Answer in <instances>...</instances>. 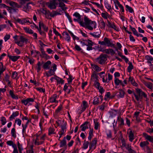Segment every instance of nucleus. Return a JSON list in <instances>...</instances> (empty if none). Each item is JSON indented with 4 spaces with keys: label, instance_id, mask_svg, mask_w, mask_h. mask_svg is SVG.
Wrapping results in <instances>:
<instances>
[{
    "label": "nucleus",
    "instance_id": "33",
    "mask_svg": "<svg viewBox=\"0 0 153 153\" xmlns=\"http://www.w3.org/2000/svg\"><path fill=\"white\" fill-rule=\"evenodd\" d=\"M149 144V142L146 141L141 142L140 143V145L141 147L143 148Z\"/></svg>",
    "mask_w": 153,
    "mask_h": 153
},
{
    "label": "nucleus",
    "instance_id": "5",
    "mask_svg": "<svg viewBox=\"0 0 153 153\" xmlns=\"http://www.w3.org/2000/svg\"><path fill=\"white\" fill-rule=\"evenodd\" d=\"M46 4L48 7L51 9H56V6L57 5L52 0L50 1V2L47 3Z\"/></svg>",
    "mask_w": 153,
    "mask_h": 153
},
{
    "label": "nucleus",
    "instance_id": "55",
    "mask_svg": "<svg viewBox=\"0 0 153 153\" xmlns=\"http://www.w3.org/2000/svg\"><path fill=\"white\" fill-rule=\"evenodd\" d=\"M94 85L95 87L97 88V89L100 87V83L96 81H95L94 82Z\"/></svg>",
    "mask_w": 153,
    "mask_h": 153
},
{
    "label": "nucleus",
    "instance_id": "38",
    "mask_svg": "<svg viewBox=\"0 0 153 153\" xmlns=\"http://www.w3.org/2000/svg\"><path fill=\"white\" fill-rule=\"evenodd\" d=\"M24 29L27 33L30 34H32L33 33V31L32 30L29 29L27 27H24Z\"/></svg>",
    "mask_w": 153,
    "mask_h": 153
},
{
    "label": "nucleus",
    "instance_id": "22",
    "mask_svg": "<svg viewBox=\"0 0 153 153\" xmlns=\"http://www.w3.org/2000/svg\"><path fill=\"white\" fill-rule=\"evenodd\" d=\"M107 21L108 25H109L110 27L114 29L115 30L117 31L118 30V29L114 23L111 24L109 21L108 20Z\"/></svg>",
    "mask_w": 153,
    "mask_h": 153
},
{
    "label": "nucleus",
    "instance_id": "28",
    "mask_svg": "<svg viewBox=\"0 0 153 153\" xmlns=\"http://www.w3.org/2000/svg\"><path fill=\"white\" fill-rule=\"evenodd\" d=\"M67 143L65 140V137H64V139L62 140L60 142V147H62L66 146Z\"/></svg>",
    "mask_w": 153,
    "mask_h": 153
},
{
    "label": "nucleus",
    "instance_id": "29",
    "mask_svg": "<svg viewBox=\"0 0 153 153\" xmlns=\"http://www.w3.org/2000/svg\"><path fill=\"white\" fill-rule=\"evenodd\" d=\"M19 114V113L18 112L16 111L13 112L10 117V120H12L13 119H14L15 117L17 116Z\"/></svg>",
    "mask_w": 153,
    "mask_h": 153
},
{
    "label": "nucleus",
    "instance_id": "3",
    "mask_svg": "<svg viewBox=\"0 0 153 153\" xmlns=\"http://www.w3.org/2000/svg\"><path fill=\"white\" fill-rule=\"evenodd\" d=\"M16 21L22 25L24 24L27 23H28L29 24L31 23V22L29 21L28 18L18 19H16Z\"/></svg>",
    "mask_w": 153,
    "mask_h": 153
},
{
    "label": "nucleus",
    "instance_id": "19",
    "mask_svg": "<svg viewBox=\"0 0 153 153\" xmlns=\"http://www.w3.org/2000/svg\"><path fill=\"white\" fill-rule=\"evenodd\" d=\"M92 68L96 71L99 72L101 71V69L98 65L95 64H91V65Z\"/></svg>",
    "mask_w": 153,
    "mask_h": 153
},
{
    "label": "nucleus",
    "instance_id": "61",
    "mask_svg": "<svg viewBox=\"0 0 153 153\" xmlns=\"http://www.w3.org/2000/svg\"><path fill=\"white\" fill-rule=\"evenodd\" d=\"M10 35L9 34H7L4 37V40L5 42L8 40L10 37Z\"/></svg>",
    "mask_w": 153,
    "mask_h": 153
},
{
    "label": "nucleus",
    "instance_id": "37",
    "mask_svg": "<svg viewBox=\"0 0 153 153\" xmlns=\"http://www.w3.org/2000/svg\"><path fill=\"white\" fill-rule=\"evenodd\" d=\"M93 103L94 105L98 104L99 103V98L97 97H94Z\"/></svg>",
    "mask_w": 153,
    "mask_h": 153
},
{
    "label": "nucleus",
    "instance_id": "41",
    "mask_svg": "<svg viewBox=\"0 0 153 153\" xmlns=\"http://www.w3.org/2000/svg\"><path fill=\"white\" fill-rule=\"evenodd\" d=\"M11 134L12 136L14 137L15 138L16 137L15 129L14 128H12L11 131Z\"/></svg>",
    "mask_w": 153,
    "mask_h": 153
},
{
    "label": "nucleus",
    "instance_id": "7",
    "mask_svg": "<svg viewBox=\"0 0 153 153\" xmlns=\"http://www.w3.org/2000/svg\"><path fill=\"white\" fill-rule=\"evenodd\" d=\"M117 120L118 122V124L119 127H122L124 125V120L123 118L118 116L117 117Z\"/></svg>",
    "mask_w": 153,
    "mask_h": 153
},
{
    "label": "nucleus",
    "instance_id": "64",
    "mask_svg": "<svg viewBox=\"0 0 153 153\" xmlns=\"http://www.w3.org/2000/svg\"><path fill=\"white\" fill-rule=\"evenodd\" d=\"M10 76L8 75L7 74H6L4 77V79L6 81H10Z\"/></svg>",
    "mask_w": 153,
    "mask_h": 153
},
{
    "label": "nucleus",
    "instance_id": "32",
    "mask_svg": "<svg viewBox=\"0 0 153 153\" xmlns=\"http://www.w3.org/2000/svg\"><path fill=\"white\" fill-rule=\"evenodd\" d=\"M32 3H28L24 6V9L26 10V11L31 8V7L32 5Z\"/></svg>",
    "mask_w": 153,
    "mask_h": 153
},
{
    "label": "nucleus",
    "instance_id": "20",
    "mask_svg": "<svg viewBox=\"0 0 153 153\" xmlns=\"http://www.w3.org/2000/svg\"><path fill=\"white\" fill-rule=\"evenodd\" d=\"M55 79L57 81L58 84H63L64 83V80L57 76H55Z\"/></svg>",
    "mask_w": 153,
    "mask_h": 153
},
{
    "label": "nucleus",
    "instance_id": "16",
    "mask_svg": "<svg viewBox=\"0 0 153 153\" xmlns=\"http://www.w3.org/2000/svg\"><path fill=\"white\" fill-rule=\"evenodd\" d=\"M8 56L9 59H11L13 61L15 62L20 57V56H11L9 54L8 55Z\"/></svg>",
    "mask_w": 153,
    "mask_h": 153
},
{
    "label": "nucleus",
    "instance_id": "47",
    "mask_svg": "<svg viewBox=\"0 0 153 153\" xmlns=\"http://www.w3.org/2000/svg\"><path fill=\"white\" fill-rule=\"evenodd\" d=\"M106 134L108 139L110 138L111 137L112 135L111 132L110 130H108L106 132Z\"/></svg>",
    "mask_w": 153,
    "mask_h": 153
},
{
    "label": "nucleus",
    "instance_id": "13",
    "mask_svg": "<svg viewBox=\"0 0 153 153\" xmlns=\"http://www.w3.org/2000/svg\"><path fill=\"white\" fill-rule=\"evenodd\" d=\"M61 130L59 132V133H60V134L63 135L66 131V124L65 123H64V125L61 126Z\"/></svg>",
    "mask_w": 153,
    "mask_h": 153
},
{
    "label": "nucleus",
    "instance_id": "25",
    "mask_svg": "<svg viewBox=\"0 0 153 153\" xmlns=\"http://www.w3.org/2000/svg\"><path fill=\"white\" fill-rule=\"evenodd\" d=\"M124 146L130 153H132L134 151L131 149V146L130 144H125Z\"/></svg>",
    "mask_w": 153,
    "mask_h": 153
},
{
    "label": "nucleus",
    "instance_id": "53",
    "mask_svg": "<svg viewBox=\"0 0 153 153\" xmlns=\"http://www.w3.org/2000/svg\"><path fill=\"white\" fill-rule=\"evenodd\" d=\"M8 6H7L5 4H0V8H5L7 10L9 8Z\"/></svg>",
    "mask_w": 153,
    "mask_h": 153
},
{
    "label": "nucleus",
    "instance_id": "10",
    "mask_svg": "<svg viewBox=\"0 0 153 153\" xmlns=\"http://www.w3.org/2000/svg\"><path fill=\"white\" fill-rule=\"evenodd\" d=\"M89 124V122H85L84 123L80 126V128H81V130L84 131L87 128H88V124Z\"/></svg>",
    "mask_w": 153,
    "mask_h": 153
},
{
    "label": "nucleus",
    "instance_id": "11",
    "mask_svg": "<svg viewBox=\"0 0 153 153\" xmlns=\"http://www.w3.org/2000/svg\"><path fill=\"white\" fill-rule=\"evenodd\" d=\"M104 40L105 42L106 45H107L108 47L111 46V47L114 46V45L111 42L110 40L108 38L105 37L104 39Z\"/></svg>",
    "mask_w": 153,
    "mask_h": 153
},
{
    "label": "nucleus",
    "instance_id": "17",
    "mask_svg": "<svg viewBox=\"0 0 153 153\" xmlns=\"http://www.w3.org/2000/svg\"><path fill=\"white\" fill-rule=\"evenodd\" d=\"M19 41L22 42L24 44L25 43V44L27 43L28 40L27 39L25 38L23 36H19Z\"/></svg>",
    "mask_w": 153,
    "mask_h": 153
},
{
    "label": "nucleus",
    "instance_id": "9",
    "mask_svg": "<svg viewBox=\"0 0 153 153\" xmlns=\"http://www.w3.org/2000/svg\"><path fill=\"white\" fill-rule=\"evenodd\" d=\"M9 4L10 6L12 7H11L12 8H16L18 9L21 7L20 5L18 4L17 3L14 1H11L10 2Z\"/></svg>",
    "mask_w": 153,
    "mask_h": 153
},
{
    "label": "nucleus",
    "instance_id": "34",
    "mask_svg": "<svg viewBox=\"0 0 153 153\" xmlns=\"http://www.w3.org/2000/svg\"><path fill=\"white\" fill-rule=\"evenodd\" d=\"M129 66L127 68L128 71L130 73L131 72L133 68V66L131 62H129L128 63Z\"/></svg>",
    "mask_w": 153,
    "mask_h": 153
},
{
    "label": "nucleus",
    "instance_id": "56",
    "mask_svg": "<svg viewBox=\"0 0 153 153\" xmlns=\"http://www.w3.org/2000/svg\"><path fill=\"white\" fill-rule=\"evenodd\" d=\"M15 43L17 44L20 47H22L24 45V43L19 41L15 42Z\"/></svg>",
    "mask_w": 153,
    "mask_h": 153
},
{
    "label": "nucleus",
    "instance_id": "8",
    "mask_svg": "<svg viewBox=\"0 0 153 153\" xmlns=\"http://www.w3.org/2000/svg\"><path fill=\"white\" fill-rule=\"evenodd\" d=\"M143 135L146 140L152 143H153V137H152L148 135L146 133H143Z\"/></svg>",
    "mask_w": 153,
    "mask_h": 153
},
{
    "label": "nucleus",
    "instance_id": "60",
    "mask_svg": "<svg viewBox=\"0 0 153 153\" xmlns=\"http://www.w3.org/2000/svg\"><path fill=\"white\" fill-rule=\"evenodd\" d=\"M88 44L86 45L87 46H92L93 45V43L91 40L90 39H88L87 41Z\"/></svg>",
    "mask_w": 153,
    "mask_h": 153
},
{
    "label": "nucleus",
    "instance_id": "35",
    "mask_svg": "<svg viewBox=\"0 0 153 153\" xmlns=\"http://www.w3.org/2000/svg\"><path fill=\"white\" fill-rule=\"evenodd\" d=\"M129 141L131 142H132L134 139V137L133 133L131 131H130L129 132Z\"/></svg>",
    "mask_w": 153,
    "mask_h": 153
},
{
    "label": "nucleus",
    "instance_id": "31",
    "mask_svg": "<svg viewBox=\"0 0 153 153\" xmlns=\"http://www.w3.org/2000/svg\"><path fill=\"white\" fill-rule=\"evenodd\" d=\"M89 34L94 37L96 38H99L100 36V33H99V32H94L93 33H90Z\"/></svg>",
    "mask_w": 153,
    "mask_h": 153
},
{
    "label": "nucleus",
    "instance_id": "14",
    "mask_svg": "<svg viewBox=\"0 0 153 153\" xmlns=\"http://www.w3.org/2000/svg\"><path fill=\"white\" fill-rule=\"evenodd\" d=\"M7 10L9 12L11 13H17L18 11V9L16 8H12V7H9Z\"/></svg>",
    "mask_w": 153,
    "mask_h": 153
},
{
    "label": "nucleus",
    "instance_id": "46",
    "mask_svg": "<svg viewBox=\"0 0 153 153\" xmlns=\"http://www.w3.org/2000/svg\"><path fill=\"white\" fill-rule=\"evenodd\" d=\"M89 142L88 141L85 142L83 144V148L84 149H86L88 147Z\"/></svg>",
    "mask_w": 153,
    "mask_h": 153
},
{
    "label": "nucleus",
    "instance_id": "48",
    "mask_svg": "<svg viewBox=\"0 0 153 153\" xmlns=\"http://www.w3.org/2000/svg\"><path fill=\"white\" fill-rule=\"evenodd\" d=\"M64 33H65L66 35V37L65 39L68 42L70 41L71 38L68 34V33L66 32H64Z\"/></svg>",
    "mask_w": 153,
    "mask_h": 153
},
{
    "label": "nucleus",
    "instance_id": "39",
    "mask_svg": "<svg viewBox=\"0 0 153 153\" xmlns=\"http://www.w3.org/2000/svg\"><path fill=\"white\" fill-rule=\"evenodd\" d=\"M41 64L40 62H39L37 64V66L36 67L37 71V72H39L41 69Z\"/></svg>",
    "mask_w": 153,
    "mask_h": 153
},
{
    "label": "nucleus",
    "instance_id": "24",
    "mask_svg": "<svg viewBox=\"0 0 153 153\" xmlns=\"http://www.w3.org/2000/svg\"><path fill=\"white\" fill-rule=\"evenodd\" d=\"M57 97V95L56 94H55L53 95V96L52 97H51L50 98V102H51L53 103V102H58L56 101V99Z\"/></svg>",
    "mask_w": 153,
    "mask_h": 153
},
{
    "label": "nucleus",
    "instance_id": "26",
    "mask_svg": "<svg viewBox=\"0 0 153 153\" xmlns=\"http://www.w3.org/2000/svg\"><path fill=\"white\" fill-rule=\"evenodd\" d=\"M125 93L124 91L122 89L119 90V94H117V96L118 98H123L124 97Z\"/></svg>",
    "mask_w": 153,
    "mask_h": 153
},
{
    "label": "nucleus",
    "instance_id": "12",
    "mask_svg": "<svg viewBox=\"0 0 153 153\" xmlns=\"http://www.w3.org/2000/svg\"><path fill=\"white\" fill-rule=\"evenodd\" d=\"M34 101V100L32 98H28L25 100H23L22 101V102L25 105H26L28 103H29V102H33Z\"/></svg>",
    "mask_w": 153,
    "mask_h": 153
},
{
    "label": "nucleus",
    "instance_id": "45",
    "mask_svg": "<svg viewBox=\"0 0 153 153\" xmlns=\"http://www.w3.org/2000/svg\"><path fill=\"white\" fill-rule=\"evenodd\" d=\"M108 13H102L101 14L102 16L104 18L107 19L108 18Z\"/></svg>",
    "mask_w": 153,
    "mask_h": 153
},
{
    "label": "nucleus",
    "instance_id": "27",
    "mask_svg": "<svg viewBox=\"0 0 153 153\" xmlns=\"http://www.w3.org/2000/svg\"><path fill=\"white\" fill-rule=\"evenodd\" d=\"M59 15H61V14L55 11H53L52 12L49 13L50 16L52 17H54L55 16Z\"/></svg>",
    "mask_w": 153,
    "mask_h": 153
},
{
    "label": "nucleus",
    "instance_id": "15",
    "mask_svg": "<svg viewBox=\"0 0 153 153\" xmlns=\"http://www.w3.org/2000/svg\"><path fill=\"white\" fill-rule=\"evenodd\" d=\"M51 64V62L50 60L48 61L45 63L43 65V68L44 69H48L50 68L49 65Z\"/></svg>",
    "mask_w": 153,
    "mask_h": 153
},
{
    "label": "nucleus",
    "instance_id": "49",
    "mask_svg": "<svg viewBox=\"0 0 153 153\" xmlns=\"http://www.w3.org/2000/svg\"><path fill=\"white\" fill-rule=\"evenodd\" d=\"M114 83L116 85H118L120 83H122V82L118 79L115 78L114 80Z\"/></svg>",
    "mask_w": 153,
    "mask_h": 153
},
{
    "label": "nucleus",
    "instance_id": "18",
    "mask_svg": "<svg viewBox=\"0 0 153 153\" xmlns=\"http://www.w3.org/2000/svg\"><path fill=\"white\" fill-rule=\"evenodd\" d=\"M128 80L133 86L136 87H137L138 86V85L135 82L133 77H130L128 79Z\"/></svg>",
    "mask_w": 153,
    "mask_h": 153
},
{
    "label": "nucleus",
    "instance_id": "6",
    "mask_svg": "<svg viewBox=\"0 0 153 153\" xmlns=\"http://www.w3.org/2000/svg\"><path fill=\"white\" fill-rule=\"evenodd\" d=\"M97 142V139L95 138L94 139L90 145V150L92 149L93 150L95 149Z\"/></svg>",
    "mask_w": 153,
    "mask_h": 153
},
{
    "label": "nucleus",
    "instance_id": "40",
    "mask_svg": "<svg viewBox=\"0 0 153 153\" xmlns=\"http://www.w3.org/2000/svg\"><path fill=\"white\" fill-rule=\"evenodd\" d=\"M104 4L105 7L108 10H110L111 9V6L109 5L107 2L105 1L104 2Z\"/></svg>",
    "mask_w": 153,
    "mask_h": 153
},
{
    "label": "nucleus",
    "instance_id": "51",
    "mask_svg": "<svg viewBox=\"0 0 153 153\" xmlns=\"http://www.w3.org/2000/svg\"><path fill=\"white\" fill-rule=\"evenodd\" d=\"M65 15L68 18L69 22L71 23L72 22V20L71 19V16H70L69 14L66 12L65 13Z\"/></svg>",
    "mask_w": 153,
    "mask_h": 153
},
{
    "label": "nucleus",
    "instance_id": "36",
    "mask_svg": "<svg viewBox=\"0 0 153 153\" xmlns=\"http://www.w3.org/2000/svg\"><path fill=\"white\" fill-rule=\"evenodd\" d=\"M6 67H4L3 64L2 62H0V72L2 73L5 70Z\"/></svg>",
    "mask_w": 153,
    "mask_h": 153
},
{
    "label": "nucleus",
    "instance_id": "63",
    "mask_svg": "<svg viewBox=\"0 0 153 153\" xmlns=\"http://www.w3.org/2000/svg\"><path fill=\"white\" fill-rule=\"evenodd\" d=\"M17 75V73L15 71L13 73L12 77L13 79H15L16 78Z\"/></svg>",
    "mask_w": 153,
    "mask_h": 153
},
{
    "label": "nucleus",
    "instance_id": "43",
    "mask_svg": "<svg viewBox=\"0 0 153 153\" xmlns=\"http://www.w3.org/2000/svg\"><path fill=\"white\" fill-rule=\"evenodd\" d=\"M145 58L148 61H152L153 60V58L151 56L146 55L145 56Z\"/></svg>",
    "mask_w": 153,
    "mask_h": 153
},
{
    "label": "nucleus",
    "instance_id": "1",
    "mask_svg": "<svg viewBox=\"0 0 153 153\" xmlns=\"http://www.w3.org/2000/svg\"><path fill=\"white\" fill-rule=\"evenodd\" d=\"M84 21L85 22L83 21H79V23L82 27H85L88 29L90 30H93V28H96V22L89 19L86 16H85L84 17Z\"/></svg>",
    "mask_w": 153,
    "mask_h": 153
},
{
    "label": "nucleus",
    "instance_id": "50",
    "mask_svg": "<svg viewBox=\"0 0 153 153\" xmlns=\"http://www.w3.org/2000/svg\"><path fill=\"white\" fill-rule=\"evenodd\" d=\"M94 129L96 130H97L99 127V123L97 122H96L94 120Z\"/></svg>",
    "mask_w": 153,
    "mask_h": 153
},
{
    "label": "nucleus",
    "instance_id": "2",
    "mask_svg": "<svg viewBox=\"0 0 153 153\" xmlns=\"http://www.w3.org/2000/svg\"><path fill=\"white\" fill-rule=\"evenodd\" d=\"M107 60L106 55L103 54H101L99 57L95 59L97 62L101 65L104 64Z\"/></svg>",
    "mask_w": 153,
    "mask_h": 153
},
{
    "label": "nucleus",
    "instance_id": "58",
    "mask_svg": "<svg viewBox=\"0 0 153 153\" xmlns=\"http://www.w3.org/2000/svg\"><path fill=\"white\" fill-rule=\"evenodd\" d=\"M54 129L52 128L51 127H50L49 128V135H50L51 134H53L54 133Z\"/></svg>",
    "mask_w": 153,
    "mask_h": 153
},
{
    "label": "nucleus",
    "instance_id": "52",
    "mask_svg": "<svg viewBox=\"0 0 153 153\" xmlns=\"http://www.w3.org/2000/svg\"><path fill=\"white\" fill-rule=\"evenodd\" d=\"M22 133L23 134L25 133L26 131V129L27 127V126L26 125H24L23 124H22Z\"/></svg>",
    "mask_w": 153,
    "mask_h": 153
},
{
    "label": "nucleus",
    "instance_id": "21",
    "mask_svg": "<svg viewBox=\"0 0 153 153\" xmlns=\"http://www.w3.org/2000/svg\"><path fill=\"white\" fill-rule=\"evenodd\" d=\"M59 7L62 9V10L65 11L67 9V8L65 7V4L61 2H60L59 5Z\"/></svg>",
    "mask_w": 153,
    "mask_h": 153
},
{
    "label": "nucleus",
    "instance_id": "57",
    "mask_svg": "<svg viewBox=\"0 0 153 153\" xmlns=\"http://www.w3.org/2000/svg\"><path fill=\"white\" fill-rule=\"evenodd\" d=\"M15 122L20 126L21 124L22 121L19 119H18L15 120Z\"/></svg>",
    "mask_w": 153,
    "mask_h": 153
},
{
    "label": "nucleus",
    "instance_id": "42",
    "mask_svg": "<svg viewBox=\"0 0 153 153\" xmlns=\"http://www.w3.org/2000/svg\"><path fill=\"white\" fill-rule=\"evenodd\" d=\"M126 7L127 8V10L131 13H132L134 12L133 9L130 7L126 5Z\"/></svg>",
    "mask_w": 153,
    "mask_h": 153
},
{
    "label": "nucleus",
    "instance_id": "30",
    "mask_svg": "<svg viewBox=\"0 0 153 153\" xmlns=\"http://www.w3.org/2000/svg\"><path fill=\"white\" fill-rule=\"evenodd\" d=\"M146 86L149 88L151 90V91L153 90V84L150 82H146L145 84Z\"/></svg>",
    "mask_w": 153,
    "mask_h": 153
},
{
    "label": "nucleus",
    "instance_id": "4",
    "mask_svg": "<svg viewBox=\"0 0 153 153\" xmlns=\"http://www.w3.org/2000/svg\"><path fill=\"white\" fill-rule=\"evenodd\" d=\"M136 92L139 94L140 97L141 99L142 98L143 96L146 98H147V95L143 92L141 89L139 88L136 89Z\"/></svg>",
    "mask_w": 153,
    "mask_h": 153
},
{
    "label": "nucleus",
    "instance_id": "23",
    "mask_svg": "<svg viewBox=\"0 0 153 153\" xmlns=\"http://www.w3.org/2000/svg\"><path fill=\"white\" fill-rule=\"evenodd\" d=\"M88 107V104L85 101H83L82 102V107L81 110L82 112H83L86 109V108Z\"/></svg>",
    "mask_w": 153,
    "mask_h": 153
},
{
    "label": "nucleus",
    "instance_id": "59",
    "mask_svg": "<svg viewBox=\"0 0 153 153\" xmlns=\"http://www.w3.org/2000/svg\"><path fill=\"white\" fill-rule=\"evenodd\" d=\"M91 78H93V79H97L98 77V76L97 75V74H96L95 71H94L91 76Z\"/></svg>",
    "mask_w": 153,
    "mask_h": 153
},
{
    "label": "nucleus",
    "instance_id": "54",
    "mask_svg": "<svg viewBox=\"0 0 153 153\" xmlns=\"http://www.w3.org/2000/svg\"><path fill=\"white\" fill-rule=\"evenodd\" d=\"M73 16L77 18L78 19H80L81 18V16L79 13L77 12H75Z\"/></svg>",
    "mask_w": 153,
    "mask_h": 153
},
{
    "label": "nucleus",
    "instance_id": "62",
    "mask_svg": "<svg viewBox=\"0 0 153 153\" xmlns=\"http://www.w3.org/2000/svg\"><path fill=\"white\" fill-rule=\"evenodd\" d=\"M42 55H41V56L42 57H46L47 56V55L45 53V52L44 51L43 49H42Z\"/></svg>",
    "mask_w": 153,
    "mask_h": 153
},
{
    "label": "nucleus",
    "instance_id": "44",
    "mask_svg": "<svg viewBox=\"0 0 153 153\" xmlns=\"http://www.w3.org/2000/svg\"><path fill=\"white\" fill-rule=\"evenodd\" d=\"M1 124L3 125H4L6 123V119L4 117H2L1 118Z\"/></svg>",
    "mask_w": 153,
    "mask_h": 153
}]
</instances>
